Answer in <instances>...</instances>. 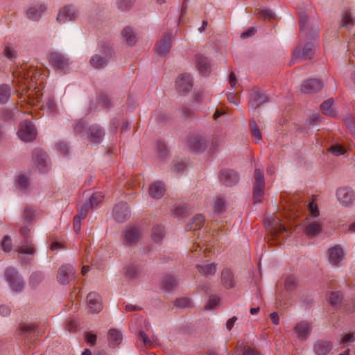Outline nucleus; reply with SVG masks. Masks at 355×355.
<instances>
[{
  "label": "nucleus",
  "mask_w": 355,
  "mask_h": 355,
  "mask_svg": "<svg viewBox=\"0 0 355 355\" xmlns=\"http://www.w3.org/2000/svg\"><path fill=\"white\" fill-rule=\"evenodd\" d=\"M322 83L316 78H310L303 82L301 90L304 93L317 92L322 88Z\"/></svg>",
  "instance_id": "obj_24"
},
{
  "label": "nucleus",
  "mask_w": 355,
  "mask_h": 355,
  "mask_svg": "<svg viewBox=\"0 0 355 355\" xmlns=\"http://www.w3.org/2000/svg\"><path fill=\"white\" fill-rule=\"evenodd\" d=\"M330 342L318 340L314 345V352L317 355H326L331 349Z\"/></svg>",
  "instance_id": "obj_32"
},
{
  "label": "nucleus",
  "mask_w": 355,
  "mask_h": 355,
  "mask_svg": "<svg viewBox=\"0 0 355 355\" xmlns=\"http://www.w3.org/2000/svg\"><path fill=\"white\" fill-rule=\"evenodd\" d=\"M265 225L266 229L270 231L272 239L274 240L275 243H282L286 230L281 223L280 219L277 216H271L266 219Z\"/></svg>",
  "instance_id": "obj_2"
},
{
  "label": "nucleus",
  "mask_w": 355,
  "mask_h": 355,
  "mask_svg": "<svg viewBox=\"0 0 355 355\" xmlns=\"http://www.w3.org/2000/svg\"><path fill=\"white\" fill-rule=\"evenodd\" d=\"M322 231V224L318 221L309 222L305 228V233L309 237L317 236Z\"/></svg>",
  "instance_id": "obj_33"
},
{
  "label": "nucleus",
  "mask_w": 355,
  "mask_h": 355,
  "mask_svg": "<svg viewBox=\"0 0 355 355\" xmlns=\"http://www.w3.org/2000/svg\"><path fill=\"white\" fill-rule=\"evenodd\" d=\"M176 89L179 94H186L193 87L192 78L190 74L180 75L175 82Z\"/></svg>",
  "instance_id": "obj_11"
},
{
  "label": "nucleus",
  "mask_w": 355,
  "mask_h": 355,
  "mask_svg": "<svg viewBox=\"0 0 355 355\" xmlns=\"http://www.w3.org/2000/svg\"><path fill=\"white\" fill-rule=\"evenodd\" d=\"M225 200L222 198H218L214 203V210L218 213H222L225 209Z\"/></svg>",
  "instance_id": "obj_61"
},
{
  "label": "nucleus",
  "mask_w": 355,
  "mask_h": 355,
  "mask_svg": "<svg viewBox=\"0 0 355 355\" xmlns=\"http://www.w3.org/2000/svg\"><path fill=\"white\" fill-rule=\"evenodd\" d=\"M49 60L54 67L59 69H64L69 64V58L58 52L51 53Z\"/></svg>",
  "instance_id": "obj_20"
},
{
  "label": "nucleus",
  "mask_w": 355,
  "mask_h": 355,
  "mask_svg": "<svg viewBox=\"0 0 355 355\" xmlns=\"http://www.w3.org/2000/svg\"><path fill=\"white\" fill-rule=\"evenodd\" d=\"M4 278L12 291L19 293L24 289V281L16 268H7L4 272Z\"/></svg>",
  "instance_id": "obj_3"
},
{
  "label": "nucleus",
  "mask_w": 355,
  "mask_h": 355,
  "mask_svg": "<svg viewBox=\"0 0 355 355\" xmlns=\"http://www.w3.org/2000/svg\"><path fill=\"white\" fill-rule=\"evenodd\" d=\"M18 331L20 334L36 333L37 336H41L42 334V332H40L38 330L37 326H36L35 324H33V323L21 324L19 326Z\"/></svg>",
  "instance_id": "obj_37"
},
{
  "label": "nucleus",
  "mask_w": 355,
  "mask_h": 355,
  "mask_svg": "<svg viewBox=\"0 0 355 355\" xmlns=\"http://www.w3.org/2000/svg\"><path fill=\"white\" fill-rule=\"evenodd\" d=\"M342 299V294L338 291L331 292L329 297V303L332 305L339 304L341 302Z\"/></svg>",
  "instance_id": "obj_48"
},
{
  "label": "nucleus",
  "mask_w": 355,
  "mask_h": 355,
  "mask_svg": "<svg viewBox=\"0 0 355 355\" xmlns=\"http://www.w3.org/2000/svg\"><path fill=\"white\" fill-rule=\"evenodd\" d=\"M42 107L46 111L55 114L57 112V105L53 97H49L45 100Z\"/></svg>",
  "instance_id": "obj_40"
},
{
  "label": "nucleus",
  "mask_w": 355,
  "mask_h": 355,
  "mask_svg": "<svg viewBox=\"0 0 355 355\" xmlns=\"http://www.w3.org/2000/svg\"><path fill=\"white\" fill-rule=\"evenodd\" d=\"M355 341V333L345 334L342 336L340 343L347 345Z\"/></svg>",
  "instance_id": "obj_51"
},
{
  "label": "nucleus",
  "mask_w": 355,
  "mask_h": 355,
  "mask_svg": "<svg viewBox=\"0 0 355 355\" xmlns=\"http://www.w3.org/2000/svg\"><path fill=\"white\" fill-rule=\"evenodd\" d=\"M29 232V229L26 227H23L20 228V233L24 239V244L19 246V250L17 252L19 254H25L33 255L35 252V249L33 245L28 243V233Z\"/></svg>",
  "instance_id": "obj_21"
},
{
  "label": "nucleus",
  "mask_w": 355,
  "mask_h": 355,
  "mask_svg": "<svg viewBox=\"0 0 355 355\" xmlns=\"http://www.w3.org/2000/svg\"><path fill=\"white\" fill-rule=\"evenodd\" d=\"M33 159L40 171L45 172L49 169L48 155L42 150L37 149L34 151Z\"/></svg>",
  "instance_id": "obj_14"
},
{
  "label": "nucleus",
  "mask_w": 355,
  "mask_h": 355,
  "mask_svg": "<svg viewBox=\"0 0 355 355\" xmlns=\"http://www.w3.org/2000/svg\"><path fill=\"white\" fill-rule=\"evenodd\" d=\"M311 327L308 322L300 321L294 327V332L300 341L306 340L309 335Z\"/></svg>",
  "instance_id": "obj_19"
},
{
  "label": "nucleus",
  "mask_w": 355,
  "mask_h": 355,
  "mask_svg": "<svg viewBox=\"0 0 355 355\" xmlns=\"http://www.w3.org/2000/svg\"><path fill=\"white\" fill-rule=\"evenodd\" d=\"M123 336L120 331L111 329L108 332V341L109 345L112 347H114L119 345L122 340Z\"/></svg>",
  "instance_id": "obj_34"
},
{
  "label": "nucleus",
  "mask_w": 355,
  "mask_h": 355,
  "mask_svg": "<svg viewBox=\"0 0 355 355\" xmlns=\"http://www.w3.org/2000/svg\"><path fill=\"white\" fill-rule=\"evenodd\" d=\"M219 298L216 296H211L206 305V309L210 310L214 309L218 303Z\"/></svg>",
  "instance_id": "obj_64"
},
{
  "label": "nucleus",
  "mask_w": 355,
  "mask_h": 355,
  "mask_svg": "<svg viewBox=\"0 0 355 355\" xmlns=\"http://www.w3.org/2000/svg\"><path fill=\"white\" fill-rule=\"evenodd\" d=\"M249 125L252 137L256 139V142L258 143L262 139L261 134L258 128V126L254 120H250Z\"/></svg>",
  "instance_id": "obj_41"
},
{
  "label": "nucleus",
  "mask_w": 355,
  "mask_h": 355,
  "mask_svg": "<svg viewBox=\"0 0 355 355\" xmlns=\"http://www.w3.org/2000/svg\"><path fill=\"white\" fill-rule=\"evenodd\" d=\"M205 219L200 214L195 216L192 220L188 224L187 228L191 231H197L204 225Z\"/></svg>",
  "instance_id": "obj_38"
},
{
  "label": "nucleus",
  "mask_w": 355,
  "mask_h": 355,
  "mask_svg": "<svg viewBox=\"0 0 355 355\" xmlns=\"http://www.w3.org/2000/svg\"><path fill=\"white\" fill-rule=\"evenodd\" d=\"M105 135L103 129L98 124L91 125L87 129V136L91 143L99 144Z\"/></svg>",
  "instance_id": "obj_13"
},
{
  "label": "nucleus",
  "mask_w": 355,
  "mask_h": 355,
  "mask_svg": "<svg viewBox=\"0 0 355 355\" xmlns=\"http://www.w3.org/2000/svg\"><path fill=\"white\" fill-rule=\"evenodd\" d=\"M73 130L76 134H81L85 130V123L83 121H78L73 125Z\"/></svg>",
  "instance_id": "obj_60"
},
{
  "label": "nucleus",
  "mask_w": 355,
  "mask_h": 355,
  "mask_svg": "<svg viewBox=\"0 0 355 355\" xmlns=\"http://www.w3.org/2000/svg\"><path fill=\"white\" fill-rule=\"evenodd\" d=\"M265 182L263 172L256 168L254 171V184L253 189L254 200L256 203L260 202L263 196Z\"/></svg>",
  "instance_id": "obj_5"
},
{
  "label": "nucleus",
  "mask_w": 355,
  "mask_h": 355,
  "mask_svg": "<svg viewBox=\"0 0 355 355\" xmlns=\"http://www.w3.org/2000/svg\"><path fill=\"white\" fill-rule=\"evenodd\" d=\"M355 25V16L349 10H345L342 13L340 28H346L351 30Z\"/></svg>",
  "instance_id": "obj_27"
},
{
  "label": "nucleus",
  "mask_w": 355,
  "mask_h": 355,
  "mask_svg": "<svg viewBox=\"0 0 355 355\" xmlns=\"http://www.w3.org/2000/svg\"><path fill=\"white\" fill-rule=\"evenodd\" d=\"M92 209L91 206L89 205L88 202H85L82 207L81 208L78 210V213L77 215H76V216H79L80 218L81 219H84L89 210Z\"/></svg>",
  "instance_id": "obj_56"
},
{
  "label": "nucleus",
  "mask_w": 355,
  "mask_h": 355,
  "mask_svg": "<svg viewBox=\"0 0 355 355\" xmlns=\"http://www.w3.org/2000/svg\"><path fill=\"white\" fill-rule=\"evenodd\" d=\"M44 275L40 272H33L30 277L29 284L32 287L37 286L43 280Z\"/></svg>",
  "instance_id": "obj_44"
},
{
  "label": "nucleus",
  "mask_w": 355,
  "mask_h": 355,
  "mask_svg": "<svg viewBox=\"0 0 355 355\" xmlns=\"http://www.w3.org/2000/svg\"><path fill=\"white\" fill-rule=\"evenodd\" d=\"M189 147L196 152H203L208 146V141L205 136L193 135L189 139Z\"/></svg>",
  "instance_id": "obj_12"
},
{
  "label": "nucleus",
  "mask_w": 355,
  "mask_h": 355,
  "mask_svg": "<svg viewBox=\"0 0 355 355\" xmlns=\"http://www.w3.org/2000/svg\"><path fill=\"white\" fill-rule=\"evenodd\" d=\"M257 15L265 19H273L275 16V13L272 10L268 9H261L259 10Z\"/></svg>",
  "instance_id": "obj_54"
},
{
  "label": "nucleus",
  "mask_w": 355,
  "mask_h": 355,
  "mask_svg": "<svg viewBox=\"0 0 355 355\" xmlns=\"http://www.w3.org/2000/svg\"><path fill=\"white\" fill-rule=\"evenodd\" d=\"M87 306L92 313H96L102 309V300L99 294L91 292L87 297Z\"/></svg>",
  "instance_id": "obj_15"
},
{
  "label": "nucleus",
  "mask_w": 355,
  "mask_h": 355,
  "mask_svg": "<svg viewBox=\"0 0 355 355\" xmlns=\"http://www.w3.org/2000/svg\"><path fill=\"white\" fill-rule=\"evenodd\" d=\"M11 239L8 236H4L1 243L2 249L5 252H9L11 250Z\"/></svg>",
  "instance_id": "obj_63"
},
{
  "label": "nucleus",
  "mask_w": 355,
  "mask_h": 355,
  "mask_svg": "<svg viewBox=\"0 0 355 355\" xmlns=\"http://www.w3.org/2000/svg\"><path fill=\"white\" fill-rule=\"evenodd\" d=\"M5 56L10 60H15L17 58V51L11 46H6L4 49Z\"/></svg>",
  "instance_id": "obj_52"
},
{
  "label": "nucleus",
  "mask_w": 355,
  "mask_h": 355,
  "mask_svg": "<svg viewBox=\"0 0 355 355\" xmlns=\"http://www.w3.org/2000/svg\"><path fill=\"white\" fill-rule=\"evenodd\" d=\"M125 273L126 276L129 278H133L138 273V268L133 264L129 265L126 268Z\"/></svg>",
  "instance_id": "obj_58"
},
{
  "label": "nucleus",
  "mask_w": 355,
  "mask_h": 355,
  "mask_svg": "<svg viewBox=\"0 0 355 355\" xmlns=\"http://www.w3.org/2000/svg\"><path fill=\"white\" fill-rule=\"evenodd\" d=\"M329 151L335 156H339V155H344L345 153L346 152V150L344 146L338 144H336L334 145H333L330 149H329Z\"/></svg>",
  "instance_id": "obj_49"
},
{
  "label": "nucleus",
  "mask_w": 355,
  "mask_h": 355,
  "mask_svg": "<svg viewBox=\"0 0 355 355\" xmlns=\"http://www.w3.org/2000/svg\"><path fill=\"white\" fill-rule=\"evenodd\" d=\"M334 100L330 98L324 101L320 105V110L322 113L326 116L335 117L336 116V112L334 107Z\"/></svg>",
  "instance_id": "obj_31"
},
{
  "label": "nucleus",
  "mask_w": 355,
  "mask_h": 355,
  "mask_svg": "<svg viewBox=\"0 0 355 355\" xmlns=\"http://www.w3.org/2000/svg\"><path fill=\"white\" fill-rule=\"evenodd\" d=\"M76 270L72 265L65 264L61 266L58 270V281L63 285L67 284L75 278Z\"/></svg>",
  "instance_id": "obj_7"
},
{
  "label": "nucleus",
  "mask_w": 355,
  "mask_h": 355,
  "mask_svg": "<svg viewBox=\"0 0 355 355\" xmlns=\"http://www.w3.org/2000/svg\"><path fill=\"white\" fill-rule=\"evenodd\" d=\"M187 163L183 160L177 161L173 163V170L177 172L183 171L187 168Z\"/></svg>",
  "instance_id": "obj_62"
},
{
  "label": "nucleus",
  "mask_w": 355,
  "mask_h": 355,
  "mask_svg": "<svg viewBox=\"0 0 355 355\" xmlns=\"http://www.w3.org/2000/svg\"><path fill=\"white\" fill-rule=\"evenodd\" d=\"M171 46V38L169 35H164L155 45V53L160 56H165L169 53Z\"/></svg>",
  "instance_id": "obj_17"
},
{
  "label": "nucleus",
  "mask_w": 355,
  "mask_h": 355,
  "mask_svg": "<svg viewBox=\"0 0 355 355\" xmlns=\"http://www.w3.org/2000/svg\"><path fill=\"white\" fill-rule=\"evenodd\" d=\"M103 199V195L101 192L94 193L87 202L92 208L97 206Z\"/></svg>",
  "instance_id": "obj_47"
},
{
  "label": "nucleus",
  "mask_w": 355,
  "mask_h": 355,
  "mask_svg": "<svg viewBox=\"0 0 355 355\" xmlns=\"http://www.w3.org/2000/svg\"><path fill=\"white\" fill-rule=\"evenodd\" d=\"M113 216L118 222H123L130 216V211L125 203L116 205L113 209Z\"/></svg>",
  "instance_id": "obj_23"
},
{
  "label": "nucleus",
  "mask_w": 355,
  "mask_h": 355,
  "mask_svg": "<svg viewBox=\"0 0 355 355\" xmlns=\"http://www.w3.org/2000/svg\"><path fill=\"white\" fill-rule=\"evenodd\" d=\"M17 135L21 140L28 142L35 139L37 132L31 121L25 120L20 123Z\"/></svg>",
  "instance_id": "obj_4"
},
{
  "label": "nucleus",
  "mask_w": 355,
  "mask_h": 355,
  "mask_svg": "<svg viewBox=\"0 0 355 355\" xmlns=\"http://www.w3.org/2000/svg\"><path fill=\"white\" fill-rule=\"evenodd\" d=\"M174 304L176 306H178L180 308L189 307L191 305V301L189 299H188L187 297H182V298L177 299L174 302Z\"/></svg>",
  "instance_id": "obj_55"
},
{
  "label": "nucleus",
  "mask_w": 355,
  "mask_h": 355,
  "mask_svg": "<svg viewBox=\"0 0 355 355\" xmlns=\"http://www.w3.org/2000/svg\"><path fill=\"white\" fill-rule=\"evenodd\" d=\"M314 54V44L309 42L304 44L301 49L300 46L296 48L293 52V60H301L310 59Z\"/></svg>",
  "instance_id": "obj_9"
},
{
  "label": "nucleus",
  "mask_w": 355,
  "mask_h": 355,
  "mask_svg": "<svg viewBox=\"0 0 355 355\" xmlns=\"http://www.w3.org/2000/svg\"><path fill=\"white\" fill-rule=\"evenodd\" d=\"M296 285L295 277L293 275L288 276L285 280V288L287 291H292Z\"/></svg>",
  "instance_id": "obj_53"
},
{
  "label": "nucleus",
  "mask_w": 355,
  "mask_h": 355,
  "mask_svg": "<svg viewBox=\"0 0 355 355\" xmlns=\"http://www.w3.org/2000/svg\"><path fill=\"white\" fill-rule=\"evenodd\" d=\"M78 16V11L75 6L72 5L65 6L62 8L58 14L57 21L60 24H66L69 21H75Z\"/></svg>",
  "instance_id": "obj_6"
},
{
  "label": "nucleus",
  "mask_w": 355,
  "mask_h": 355,
  "mask_svg": "<svg viewBox=\"0 0 355 355\" xmlns=\"http://www.w3.org/2000/svg\"><path fill=\"white\" fill-rule=\"evenodd\" d=\"M238 173L230 169H223L220 174V182L226 186L231 187L239 182Z\"/></svg>",
  "instance_id": "obj_16"
},
{
  "label": "nucleus",
  "mask_w": 355,
  "mask_h": 355,
  "mask_svg": "<svg viewBox=\"0 0 355 355\" xmlns=\"http://www.w3.org/2000/svg\"><path fill=\"white\" fill-rule=\"evenodd\" d=\"M329 261L332 266H338L344 258L343 248L339 245L331 248L328 251Z\"/></svg>",
  "instance_id": "obj_22"
},
{
  "label": "nucleus",
  "mask_w": 355,
  "mask_h": 355,
  "mask_svg": "<svg viewBox=\"0 0 355 355\" xmlns=\"http://www.w3.org/2000/svg\"><path fill=\"white\" fill-rule=\"evenodd\" d=\"M106 51L103 55L95 54L90 59V64L96 69L103 68L108 62V57L111 55V50L105 47Z\"/></svg>",
  "instance_id": "obj_18"
},
{
  "label": "nucleus",
  "mask_w": 355,
  "mask_h": 355,
  "mask_svg": "<svg viewBox=\"0 0 355 355\" xmlns=\"http://www.w3.org/2000/svg\"><path fill=\"white\" fill-rule=\"evenodd\" d=\"M117 8L121 10H125L130 8L133 5L132 0H116Z\"/></svg>",
  "instance_id": "obj_50"
},
{
  "label": "nucleus",
  "mask_w": 355,
  "mask_h": 355,
  "mask_svg": "<svg viewBox=\"0 0 355 355\" xmlns=\"http://www.w3.org/2000/svg\"><path fill=\"white\" fill-rule=\"evenodd\" d=\"M10 95V88L7 85H0V103H5L8 101Z\"/></svg>",
  "instance_id": "obj_43"
},
{
  "label": "nucleus",
  "mask_w": 355,
  "mask_h": 355,
  "mask_svg": "<svg viewBox=\"0 0 355 355\" xmlns=\"http://www.w3.org/2000/svg\"><path fill=\"white\" fill-rule=\"evenodd\" d=\"M336 197L339 202L345 207L351 206L355 202V193L349 187L338 188Z\"/></svg>",
  "instance_id": "obj_8"
},
{
  "label": "nucleus",
  "mask_w": 355,
  "mask_h": 355,
  "mask_svg": "<svg viewBox=\"0 0 355 355\" xmlns=\"http://www.w3.org/2000/svg\"><path fill=\"white\" fill-rule=\"evenodd\" d=\"M178 285V281L175 277L173 276H167L163 282V286L166 291H171L175 288Z\"/></svg>",
  "instance_id": "obj_42"
},
{
  "label": "nucleus",
  "mask_w": 355,
  "mask_h": 355,
  "mask_svg": "<svg viewBox=\"0 0 355 355\" xmlns=\"http://www.w3.org/2000/svg\"><path fill=\"white\" fill-rule=\"evenodd\" d=\"M56 149L60 155L65 156L69 152V148L66 143L61 141L57 144Z\"/></svg>",
  "instance_id": "obj_59"
},
{
  "label": "nucleus",
  "mask_w": 355,
  "mask_h": 355,
  "mask_svg": "<svg viewBox=\"0 0 355 355\" xmlns=\"http://www.w3.org/2000/svg\"><path fill=\"white\" fill-rule=\"evenodd\" d=\"M308 209L311 216L313 218L318 216L319 210L318 209L316 203L314 201H312L309 203Z\"/></svg>",
  "instance_id": "obj_57"
},
{
  "label": "nucleus",
  "mask_w": 355,
  "mask_h": 355,
  "mask_svg": "<svg viewBox=\"0 0 355 355\" xmlns=\"http://www.w3.org/2000/svg\"><path fill=\"white\" fill-rule=\"evenodd\" d=\"M123 36L125 39L126 42L132 45L135 42V35L133 33L132 30L129 28L126 27L123 31Z\"/></svg>",
  "instance_id": "obj_45"
},
{
  "label": "nucleus",
  "mask_w": 355,
  "mask_h": 355,
  "mask_svg": "<svg viewBox=\"0 0 355 355\" xmlns=\"http://www.w3.org/2000/svg\"><path fill=\"white\" fill-rule=\"evenodd\" d=\"M298 18L301 35H304L306 37H308V35L309 34L313 39L318 37L319 32L318 28L313 29L312 32H309V22L306 12L305 11L300 12Z\"/></svg>",
  "instance_id": "obj_10"
},
{
  "label": "nucleus",
  "mask_w": 355,
  "mask_h": 355,
  "mask_svg": "<svg viewBox=\"0 0 355 355\" xmlns=\"http://www.w3.org/2000/svg\"><path fill=\"white\" fill-rule=\"evenodd\" d=\"M221 282L223 286L230 289L235 286V281L232 272L228 268H224L221 272Z\"/></svg>",
  "instance_id": "obj_28"
},
{
  "label": "nucleus",
  "mask_w": 355,
  "mask_h": 355,
  "mask_svg": "<svg viewBox=\"0 0 355 355\" xmlns=\"http://www.w3.org/2000/svg\"><path fill=\"white\" fill-rule=\"evenodd\" d=\"M268 101L267 96L260 91L252 92L250 94L249 107L256 109L258 106Z\"/></svg>",
  "instance_id": "obj_26"
},
{
  "label": "nucleus",
  "mask_w": 355,
  "mask_h": 355,
  "mask_svg": "<svg viewBox=\"0 0 355 355\" xmlns=\"http://www.w3.org/2000/svg\"><path fill=\"white\" fill-rule=\"evenodd\" d=\"M196 67L201 74L205 75L211 71V66L207 58L199 55L196 59Z\"/></svg>",
  "instance_id": "obj_30"
},
{
  "label": "nucleus",
  "mask_w": 355,
  "mask_h": 355,
  "mask_svg": "<svg viewBox=\"0 0 355 355\" xmlns=\"http://www.w3.org/2000/svg\"><path fill=\"white\" fill-rule=\"evenodd\" d=\"M165 236V230L163 226L160 225H156L153 227L152 230V239L156 242H160Z\"/></svg>",
  "instance_id": "obj_39"
},
{
  "label": "nucleus",
  "mask_w": 355,
  "mask_h": 355,
  "mask_svg": "<svg viewBox=\"0 0 355 355\" xmlns=\"http://www.w3.org/2000/svg\"><path fill=\"white\" fill-rule=\"evenodd\" d=\"M165 192V187L163 182L156 181L149 186V195L153 198H160Z\"/></svg>",
  "instance_id": "obj_29"
},
{
  "label": "nucleus",
  "mask_w": 355,
  "mask_h": 355,
  "mask_svg": "<svg viewBox=\"0 0 355 355\" xmlns=\"http://www.w3.org/2000/svg\"><path fill=\"white\" fill-rule=\"evenodd\" d=\"M139 230L133 227H128L125 233V241L127 244H132L137 242L139 238Z\"/></svg>",
  "instance_id": "obj_35"
},
{
  "label": "nucleus",
  "mask_w": 355,
  "mask_h": 355,
  "mask_svg": "<svg viewBox=\"0 0 355 355\" xmlns=\"http://www.w3.org/2000/svg\"><path fill=\"white\" fill-rule=\"evenodd\" d=\"M157 156L162 159H164L167 157L168 151H167V148H166V146L164 143H163L162 141L157 142Z\"/></svg>",
  "instance_id": "obj_46"
},
{
  "label": "nucleus",
  "mask_w": 355,
  "mask_h": 355,
  "mask_svg": "<svg viewBox=\"0 0 355 355\" xmlns=\"http://www.w3.org/2000/svg\"><path fill=\"white\" fill-rule=\"evenodd\" d=\"M46 10V7L43 4H35L31 6L26 12V16L32 21L39 20Z\"/></svg>",
  "instance_id": "obj_25"
},
{
  "label": "nucleus",
  "mask_w": 355,
  "mask_h": 355,
  "mask_svg": "<svg viewBox=\"0 0 355 355\" xmlns=\"http://www.w3.org/2000/svg\"><path fill=\"white\" fill-rule=\"evenodd\" d=\"M198 272L203 276L214 275L216 271V265L215 263H206L203 265H196Z\"/></svg>",
  "instance_id": "obj_36"
},
{
  "label": "nucleus",
  "mask_w": 355,
  "mask_h": 355,
  "mask_svg": "<svg viewBox=\"0 0 355 355\" xmlns=\"http://www.w3.org/2000/svg\"><path fill=\"white\" fill-rule=\"evenodd\" d=\"M42 75L40 71L37 67L31 66L21 68L20 70L15 71L14 76L17 77V81L19 88L22 91L25 89H36L35 84L37 83V78Z\"/></svg>",
  "instance_id": "obj_1"
}]
</instances>
